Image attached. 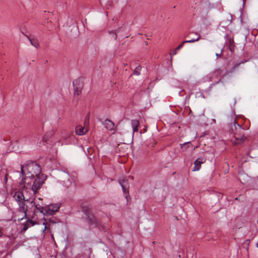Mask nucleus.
Returning <instances> with one entry per match:
<instances>
[{
	"label": "nucleus",
	"instance_id": "10",
	"mask_svg": "<svg viewBox=\"0 0 258 258\" xmlns=\"http://www.w3.org/2000/svg\"><path fill=\"white\" fill-rule=\"evenodd\" d=\"M75 131L76 134L79 136H82L84 135L87 131L86 128L80 125L76 126Z\"/></svg>",
	"mask_w": 258,
	"mask_h": 258
},
{
	"label": "nucleus",
	"instance_id": "23",
	"mask_svg": "<svg viewBox=\"0 0 258 258\" xmlns=\"http://www.w3.org/2000/svg\"><path fill=\"white\" fill-rule=\"evenodd\" d=\"M222 52H223V49H221V51H220V53L219 54V53H216V56L218 57L219 56H220V55H221L222 54Z\"/></svg>",
	"mask_w": 258,
	"mask_h": 258
},
{
	"label": "nucleus",
	"instance_id": "2",
	"mask_svg": "<svg viewBox=\"0 0 258 258\" xmlns=\"http://www.w3.org/2000/svg\"><path fill=\"white\" fill-rule=\"evenodd\" d=\"M30 203L31 204L32 207H34L33 213L31 217H29L26 223L24 225L23 230L25 231L27 230L29 227L33 226L35 225L39 224L40 223L38 219L37 213H39V216L44 219V221L42 222V224L44 225V228L42 230V233H44L46 230V224L45 222V219L44 218L45 216V209L43 207V204L42 201L40 199L37 200H30Z\"/></svg>",
	"mask_w": 258,
	"mask_h": 258
},
{
	"label": "nucleus",
	"instance_id": "16",
	"mask_svg": "<svg viewBox=\"0 0 258 258\" xmlns=\"http://www.w3.org/2000/svg\"><path fill=\"white\" fill-rule=\"evenodd\" d=\"M28 39L29 40L31 45L34 46L35 48H38V47L39 46V44L37 40L32 39L30 38H28Z\"/></svg>",
	"mask_w": 258,
	"mask_h": 258
},
{
	"label": "nucleus",
	"instance_id": "15",
	"mask_svg": "<svg viewBox=\"0 0 258 258\" xmlns=\"http://www.w3.org/2000/svg\"><path fill=\"white\" fill-rule=\"evenodd\" d=\"M73 133L72 134V135L66 136L65 137V138L66 139L65 144H72V142L71 140L73 139Z\"/></svg>",
	"mask_w": 258,
	"mask_h": 258
},
{
	"label": "nucleus",
	"instance_id": "4",
	"mask_svg": "<svg viewBox=\"0 0 258 258\" xmlns=\"http://www.w3.org/2000/svg\"><path fill=\"white\" fill-rule=\"evenodd\" d=\"M60 207L59 204H53L47 206L45 208V214L53 215L57 212Z\"/></svg>",
	"mask_w": 258,
	"mask_h": 258
},
{
	"label": "nucleus",
	"instance_id": "9",
	"mask_svg": "<svg viewBox=\"0 0 258 258\" xmlns=\"http://www.w3.org/2000/svg\"><path fill=\"white\" fill-rule=\"evenodd\" d=\"M103 125L104 127H106L107 130L110 131L112 130L114 126L113 122L109 119L105 120L103 122Z\"/></svg>",
	"mask_w": 258,
	"mask_h": 258
},
{
	"label": "nucleus",
	"instance_id": "22",
	"mask_svg": "<svg viewBox=\"0 0 258 258\" xmlns=\"http://www.w3.org/2000/svg\"><path fill=\"white\" fill-rule=\"evenodd\" d=\"M133 133H135V132H137L138 130V127H132Z\"/></svg>",
	"mask_w": 258,
	"mask_h": 258
},
{
	"label": "nucleus",
	"instance_id": "18",
	"mask_svg": "<svg viewBox=\"0 0 258 258\" xmlns=\"http://www.w3.org/2000/svg\"><path fill=\"white\" fill-rule=\"evenodd\" d=\"M131 124H132V127H138L139 125V121L138 120H137V119L132 120L131 121Z\"/></svg>",
	"mask_w": 258,
	"mask_h": 258
},
{
	"label": "nucleus",
	"instance_id": "14",
	"mask_svg": "<svg viewBox=\"0 0 258 258\" xmlns=\"http://www.w3.org/2000/svg\"><path fill=\"white\" fill-rule=\"evenodd\" d=\"M246 60L241 61L240 62L237 63L229 70L228 74H231L234 72L239 67V64L241 63H244L245 62Z\"/></svg>",
	"mask_w": 258,
	"mask_h": 258
},
{
	"label": "nucleus",
	"instance_id": "6",
	"mask_svg": "<svg viewBox=\"0 0 258 258\" xmlns=\"http://www.w3.org/2000/svg\"><path fill=\"white\" fill-rule=\"evenodd\" d=\"M74 89L75 91V94L79 95V92L81 91L83 87V83L81 79H77L73 82Z\"/></svg>",
	"mask_w": 258,
	"mask_h": 258
},
{
	"label": "nucleus",
	"instance_id": "31",
	"mask_svg": "<svg viewBox=\"0 0 258 258\" xmlns=\"http://www.w3.org/2000/svg\"><path fill=\"white\" fill-rule=\"evenodd\" d=\"M26 37H27L28 38H29L27 35H26Z\"/></svg>",
	"mask_w": 258,
	"mask_h": 258
},
{
	"label": "nucleus",
	"instance_id": "5",
	"mask_svg": "<svg viewBox=\"0 0 258 258\" xmlns=\"http://www.w3.org/2000/svg\"><path fill=\"white\" fill-rule=\"evenodd\" d=\"M4 143H2L0 147V154L2 155L6 154L12 151V149L10 148L11 142L9 140H3Z\"/></svg>",
	"mask_w": 258,
	"mask_h": 258
},
{
	"label": "nucleus",
	"instance_id": "29",
	"mask_svg": "<svg viewBox=\"0 0 258 258\" xmlns=\"http://www.w3.org/2000/svg\"><path fill=\"white\" fill-rule=\"evenodd\" d=\"M73 28H74L76 30H77V27H76V26H73Z\"/></svg>",
	"mask_w": 258,
	"mask_h": 258
},
{
	"label": "nucleus",
	"instance_id": "3",
	"mask_svg": "<svg viewBox=\"0 0 258 258\" xmlns=\"http://www.w3.org/2000/svg\"><path fill=\"white\" fill-rule=\"evenodd\" d=\"M13 198L19 205L20 211L24 214V216L27 218V206L25 204V198L23 193L21 191H16Z\"/></svg>",
	"mask_w": 258,
	"mask_h": 258
},
{
	"label": "nucleus",
	"instance_id": "21",
	"mask_svg": "<svg viewBox=\"0 0 258 258\" xmlns=\"http://www.w3.org/2000/svg\"><path fill=\"white\" fill-rule=\"evenodd\" d=\"M183 44L184 43H183V42H182L181 44L179 45L176 49L177 50L180 49V48H181L182 47Z\"/></svg>",
	"mask_w": 258,
	"mask_h": 258
},
{
	"label": "nucleus",
	"instance_id": "26",
	"mask_svg": "<svg viewBox=\"0 0 258 258\" xmlns=\"http://www.w3.org/2000/svg\"><path fill=\"white\" fill-rule=\"evenodd\" d=\"M177 50L176 49H175L173 51V52H172V53H173V55H175V54H176V53H177Z\"/></svg>",
	"mask_w": 258,
	"mask_h": 258
},
{
	"label": "nucleus",
	"instance_id": "8",
	"mask_svg": "<svg viewBox=\"0 0 258 258\" xmlns=\"http://www.w3.org/2000/svg\"><path fill=\"white\" fill-rule=\"evenodd\" d=\"M119 184L121 185L123 192L125 194L126 190L128 188L127 180L123 179L119 181Z\"/></svg>",
	"mask_w": 258,
	"mask_h": 258
},
{
	"label": "nucleus",
	"instance_id": "30",
	"mask_svg": "<svg viewBox=\"0 0 258 258\" xmlns=\"http://www.w3.org/2000/svg\"><path fill=\"white\" fill-rule=\"evenodd\" d=\"M213 121L215 123V122H216L215 119H213Z\"/></svg>",
	"mask_w": 258,
	"mask_h": 258
},
{
	"label": "nucleus",
	"instance_id": "11",
	"mask_svg": "<svg viewBox=\"0 0 258 258\" xmlns=\"http://www.w3.org/2000/svg\"><path fill=\"white\" fill-rule=\"evenodd\" d=\"M9 173H8L7 171L5 169H2L0 171V176L1 177H2L4 176V183L6 184L8 181V176Z\"/></svg>",
	"mask_w": 258,
	"mask_h": 258
},
{
	"label": "nucleus",
	"instance_id": "24",
	"mask_svg": "<svg viewBox=\"0 0 258 258\" xmlns=\"http://www.w3.org/2000/svg\"><path fill=\"white\" fill-rule=\"evenodd\" d=\"M47 137H46V136H44L43 138V140L44 142H46L47 141Z\"/></svg>",
	"mask_w": 258,
	"mask_h": 258
},
{
	"label": "nucleus",
	"instance_id": "28",
	"mask_svg": "<svg viewBox=\"0 0 258 258\" xmlns=\"http://www.w3.org/2000/svg\"><path fill=\"white\" fill-rule=\"evenodd\" d=\"M3 235V233L1 231V230H0V237H1Z\"/></svg>",
	"mask_w": 258,
	"mask_h": 258
},
{
	"label": "nucleus",
	"instance_id": "19",
	"mask_svg": "<svg viewBox=\"0 0 258 258\" xmlns=\"http://www.w3.org/2000/svg\"><path fill=\"white\" fill-rule=\"evenodd\" d=\"M233 125L236 130H237V128L242 131L244 130L243 128L240 125L238 124L235 121L233 122Z\"/></svg>",
	"mask_w": 258,
	"mask_h": 258
},
{
	"label": "nucleus",
	"instance_id": "7",
	"mask_svg": "<svg viewBox=\"0 0 258 258\" xmlns=\"http://www.w3.org/2000/svg\"><path fill=\"white\" fill-rule=\"evenodd\" d=\"M204 162V159L202 158H197L194 162L195 166L193 168V171H198L201 168V165Z\"/></svg>",
	"mask_w": 258,
	"mask_h": 258
},
{
	"label": "nucleus",
	"instance_id": "17",
	"mask_svg": "<svg viewBox=\"0 0 258 258\" xmlns=\"http://www.w3.org/2000/svg\"><path fill=\"white\" fill-rule=\"evenodd\" d=\"M141 69L142 68L140 66L137 67L134 70V74L136 76L140 75L141 74Z\"/></svg>",
	"mask_w": 258,
	"mask_h": 258
},
{
	"label": "nucleus",
	"instance_id": "25",
	"mask_svg": "<svg viewBox=\"0 0 258 258\" xmlns=\"http://www.w3.org/2000/svg\"><path fill=\"white\" fill-rule=\"evenodd\" d=\"M113 38H114L115 39H116V38H117V35H116V33H114L113 35Z\"/></svg>",
	"mask_w": 258,
	"mask_h": 258
},
{
	"label": "nucleus",
	"instance_id": "1",
	"mask_svg": "<svg viewBox=\"0 0 258 258\" xmlns=\"http://www.w3.org/2000/svg\"><path fill=\"white\" fill-rule=\"evenodd\" d=\"M41 168L35 161H27L25 165L21 166L22 177L20 185L29 188L35 194L43 184L46 176L41 174Z\"/></svg>",
	"mask_w": 258,
	"mask_h": 258
},
{
	"label": "nucleus",
	"instance_id": "27",
	"mask_svg": "<svg viewBox=\"0 0 258 258\" xmlns=\"http://www.w3.org/2000/svg\"><path fill=\"white\" fill-rule=\"evenodd\" d=\"M85 123H88V120L87 119H86L85 120Z\"/></svg>",
	"mask_w": 258,
	"mask_h": 258
},
{
	"label": "nucleus",
	"instance_id": "12",
	"mask_svg": "<svg viewBox=\"0 0 258 258\" xmlns=\"http://www.w3.org/2000/svg\"><path fill=\"white\" fill-rule=\"evenodd\" d=\"M88 217L89 218V222L90 224H94L96 226H98V222L97 221L96 219L94 217L93 215H88Z\"/></svg>",
	"mask_w": 258,
	"mask_h": 258
},
{
	"label": "nucleus",
	"instance_id": "13",
	"mask_svg": "<svg viewBox=\"0 0 258 258\" xmlns=\"http://www.w3.org/2000/svg\"><path fill=\"white\" fill-rule=\"evenodd\" d=\"M246 140V137L243 135L240 137H235V141L234 142L235 144H240L243 143Z\"/></svg>",
	"mask_w": 258,
	"mask_h": 258
},
{
	"label": "nucleus",
	"instance_id": "20",
	"mask_svg": "<svg viewBox=\"0 0 258 258\" xmlns=\"http://www.w3.org/2000/svg\"><path fill=\"white\" fill-rule=\"evenodd\" d=\"M200 39V36H198L196 39H192L189 40H185L183 42V43H191L198 41Z\"/></svg>",
	"mask_w": 258,
	"mask_h": 258
}]
</instances>
